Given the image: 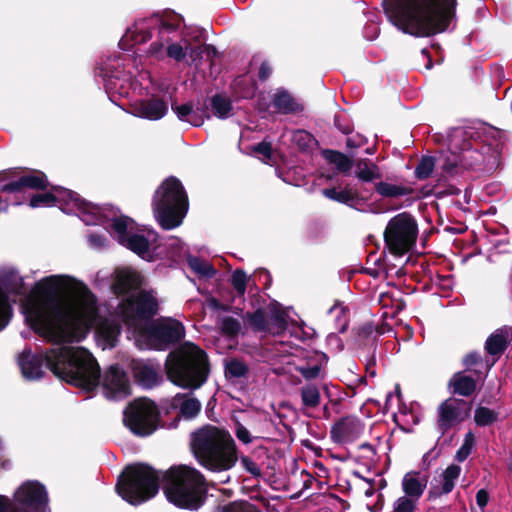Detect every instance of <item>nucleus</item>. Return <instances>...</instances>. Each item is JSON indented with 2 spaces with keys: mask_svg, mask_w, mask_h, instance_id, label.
<instances>
[{
  "mask_svg": "<svg viewBox=\"0 0 512 512\" xmlns=\"http://www.w3.org/2000/svg\"><path fill=\"white\" fill-rule=\"evenodd\" d=\"M60 380L86 392L100 385L101 368L94 356L83 347L60 346L44 353L25 348L18 356V365L27 380H39L45 372L43 364Z\"/></svg>",
  "mask_w": 512,
  "mask_h": 512,
  "instance_id": "obj_1",
  "label": "nucleus"
},
{
  "mask_svg": "<svg viewBox=\"0 0 512 512\" xmlns=\"http://www.w3.org/2000/svg\"><path fill=\"white\" fill-rule=\"evenodd\" d=\"M389 22L405 34L430 37L445 32L456 17L457 0H383Z\"/></svg>",
  "mask_w": 512,
  "mask_h": 512,
  "instance_id": "obj_2",
  "label": "nucleus"
},
{
  "mask_svg": "<svg viewBox=\"0 0 512 512\" xmlns=\"http://www.w3.org/2000/svg\"><path fill=\"white\" fill-rule=\"evenodd\" d=\"M61 279V276L51 275L37 282L35 293L41 300L25 310L30 328L49 341H65L69 336V317L58 298Z\"/></svg>",
  "mask_w": 512,
  "mask_h": 512,
  "instance_id": "obj_3",
  "label": "nucleus"
},
{
  "mask_svg": "<svg viewBox=\"0 0 512 512\" xmlns=\"http://www.w3.org/2000/svg\"><path fill=\"white\" fill-rule=\"evenodd\" d=\"M190 448L197 462L211 472L228 471L238 461V448L231 434L213 425L192 432Z\"/></svg>",
  "mask_w": 512,
  "mask_h": 512,
  "instance_id": "obj_4",
  "label": "nucleus"
},
{
  "mask_svg": "<svg viewBox=\"0 0 512 512\" xmlns=\"http://www.w3.org/2000/svg\"><path fill=\"white\" fill-rule=\"evenodd\" d=\"M165 372L174 385L189 390L199 389L210 374L208 355L199 346L186 342L169 352L165 361Z\"/></svg>",
  "mask_w": 512,
  "mask_h": 512,
  "instance_id": "obj_5",
  "label": "nucleus"
},
{
  "mask_svg": "<svg viewBox=\"0 0 512 512\" xmlns=\"http://www.w3.org/2000/svg\"><path fill=\"white\" fill-rule=\"evenodd\" d=\"M162 481L166 498L178 508L198 510L207 499L206 479L196 468L172 466L163 474Z\"/></svg>",
  "mask_w": 512,
  "mask_h": 512,
  "instance_id": "obj_6",
  "label": "nucleus"
},
{
  "mask_svg": "<svg viewBox=\"0 0 512 512\" xmlns=\"http://www.w3.org/2000/svg\"><path fill=\"white\" fill-rule=\"evenodd\" d=\"M151 206L162 229L179 227L189 209L188 195L181 181L175 176L165 178L155 190Z\"/></svg>",
  "mask_w": 512,
  "mask_h": 512,
  "instance_id": "obj_7",
  "label": "nucleus"
},
{
  "mask_svg": "<svg viewBox=\"0 0 512 512\" xmlns=\"http://www.w3.org/2000/svg\"><path fill=\"white\" fill-rule=\"evenodd\" d=\"M159 482V473L153 467L146 463H135L125 467L116 490L126 502L139 505L158 493Z\"/></svg>",
  "mask_w": 512,
  "mask_h": 512,
  "instance_id": "obj_8",
  "label": "nucleus"
},
{
  "mask_svg": "<svg viewBox=\"0 0 512 512\" xmlns=\"http://www.w3.org/2000/svg\"><path fill=\"white\" fill-rule=\"evenodd\" d=\"M417 236L418 224L409 212L393 216L383 233L385 246L395 256L408 253L416 244Z\"/></svg>",
  "mask_w": 512,
  "mask_h": 512,
  "instance_id": "obj_9",
  "label": "nucleus"
},
{
  "mask_svg": "<svg viewBox=\"0 0 512 512\" xmlns=\"http://www.w3.org/2000/svg\"><path fill=\"white\" fill-rule=\"evenodd\" d=\"M123 423L136 436H150L161 426L159 408L146 397L134 399L124 409Z\"/></svg>",
  "mask_w": 512,
  "mask_h": 512,
  "instance_id": "obj_10",
  "label": "nucleus"
},
{
  "mask_svg": "<svg viewBox=\"0 0 512 512\" xmlns=\"http://www.w3.org/2000/svg\"><path fill=\"white\" fill-rule=\"evenodd\" d=\"M141 334L152 348L166 350L184 339L185 327L176 319L163 318L144 326Z\"/></svg>",
  "mask_w": 512,
  "mask_h": 512,
  "instance_id": "obj_11",
  "label": "nucleus"
},
{
  "mask_svg": "<svg viewBox=\"0 0 512 512\" xmlns=\"http://www.w3.org/2000/svg\"><path fill=\"white\" fill-rule=\"evenodd\" d=\"M14 505L17 512H46L49 498L45 486L36 480H28L15 491Z\"/></svg>",
  "mask_w": 512,
  "mask_h": 512,
  "instance_id": "obj_12",
  "label": "nucleus"
},
{
  "mask_svg": "<svg viewBox=\"0 0 512 512\" xmlns=\"http://www.w3.org/2000/svg\"><path fill=\"white\" fill-rule=\"evenodd\" d=\"M120 309L125 322L134 323L153 318L158 312V302L150 293L141 291L123 300Z\"/></svg>",
  "mask_w": 512,
  "mask_h": 512,
  "instance_id": "obj_13",
  "label": "nucleus"
},
{
  "mask_svg": "<svg viewBox=\"0 0 512 512\" xmlns=\"http://www.w3.org/2000/svg\"><path fill=\"white\" fill-rule=\"evenodd\" d=\"M471 408V403L466 400L453 397L446 399L438 407V429L445 434L452 427L467 419L470 416Z\"/></svg>",
  "mask_w": 512,
  "mask_h": 512,
  "instance_id": "obj_14",
  "label": "nucleus"
},
{
  "mask_svg": "<svg viewBox=\"0 0 512 512\" xmlns=\"http://www.w3.org/2000/svg\"><path fill=\"white\" fill-rule=\"evenodd\" d=\"M101 387L108 399H123L131 394L128 376L118 364L111 365L104 373Z\"/></svg>",
  "mask_w": 512,
  "mask_h": 512,
  "instance_id": "obj_15",
  "label": "nucleus"
},
{
  "mask_svg": "<svg viewBox=\"0 0 512 512\" xmlns=\"http://www.w3.org/2000/svg\"><path fill=\"white\" fill-rule=\"evenodd\" d=\"M364 430L363 422L356 416L347 415L336 421L330 429V438L336 444L352 443Z\"/></svg>",
  "mask_w": 512,
  "mask_h": 512,
  "instance_id": "obj_16",
  "label": "nucleus"
},
{
  "mask_svg": "<svg viewBox=\"0 0 512 512\" xmlns=\"http://www.w3.org/2000/svg\"><path fill=\"white\" fill-rule=\"evenodd\" d=\"M47 175L41 170H30L15 181H11L1 187L0 192L21 193L25 189L46 191L51 187Z\"/></svg>",
  "mask_w": 512,
  "mask_h": 512,
  "instance_id": "obj_17",
  "label": "nucleus"
},
{
  "mask_svg": "<svg viewBox=\"0 0 512 512\" xmlns=\"http://www.w3.org/2000/svg\"><path fill=\"white\" fill-rule=\"evenodd\" d=\"M171 407L178 410L177 416L169 424V428H177L181 418L194 419L201 411V402L192 393H177L171 402Z\"/></svg>",
  "mask_w": 512,
  "mask_h": 512,
  "instance_id": "obj_18",
  "label": "nucleus"
},
{
  "mask_svg": "<svg viewBox=\"0 0 512 512\" xmlns=\"http://www.w3.org/2000/svg\"><path fill=\"white\" fill-rule=\"evenodd\" d=\"M453 147L447 151H441L436 159L443 176H455L460 169L468 170L471 162L467 161V154L460 155L459 152L453 151Z\"/></svg>",
  "mask_w": 512,
  "mask_h": 512,
  "instance_id": "obj_19",
  "label": "nucleus"
},
{
  "mask_svg": "<svg viewBox=\"0 0 512 512\" xmlns=\"http://www.w3.org/2000/svg\"><path fill=\"white\" fill-rule=\"evenodd\" d=\"M51 190L56 197V205L64 210V206L73 204L75 208L84 213H92L96 207L83 199L77 192L58 185H51Z\"/></svg>",
  "mask_w": 512,
  "mask_h": 512,
  "instance_id": "obj_20",
  "label": "nucleus"
},
{
  "mask_svg": "<svg viewBox=\"0 0 512 512\" xmlns=\"http://www.w3.org/2000/svg\"><path fill=\"white\" fill-rule=\"evenodd\" d=\"M171 108L179 120L186 121L195 127L201 126L205 119L210 118L208 113L209 106L206 103L197 106L194 110L192 103L177 105L176 102H173Z\"/></svg>",
  "mask_w": 512,
  "mask_h": 512,
  "instance_id": "obj_21",
  "label": "nucleus"
},
{
  "mask_svg": "<svg viewBox=\"0 0 512 512\" xmlns=\"http://www.w3.org/2000/svg\"><path fill=\"white\" fill-rule=\"evenodd\" d=\"M512 341V328L504 326L491 333L484 344L486 353L496 360L507 350Z\"/></svg>",
  "mask_w": 512,
  "mask_h": 512,
  "instance_id": "obj_22",
  "label": "nucleus"
},
{
  "mask_svg": "<svg viewBox=\"0 0 512 512\" xmlns=\"http://www.w3.org/2000/svg\"><path fill=\"white\" fill-rule=\"evenodd\" d=\"M168 111L167 103L158 97L140 100L134 105L135 115L149 120H159Z\"/></svg>",
  "mask_w": 512,
  "mask_h": 512,
  "instance_id": "obj_23",
  "label": "nucleus"
},
{
  "mask_svg": "<svg viewBox=\"0 0 512 512\" xmlns=\"http://www.w3.org/2000/svg\"><path fill=\"white\" fill-rule=\"evenodd\" d=\"M70 296L75 305L86 313H93L97 310V298L83 282L76 281L70 288Z\"/></svg>",
  "mask_w": 512,
  "mask_h": 512,
  "instance_id": "obj_24",
  "label": "nucleus"
},
{
  "mask_svg": "<svg viewBox=\"0 0 512 512\" xmlns=\"http://www.w3.org/2000/svg\"><path fill=\"white\" fill-rule=\"evenodd\" d=\"M133 376L137 384L144 388H153L160 383V367L154 366L149 363L137 362L134 363Z\"/></svg>",
  "mask_w": 512,
  "mask_h": 512,
  "instance_id": "obj_25",
  "label": "nucleus"
},
{
  "mask_svg": "<svg viewBox=\"0 0 512 512\" xmlns=\"http://www.w3.org/2000/svg\"><path fill=\"white\" fill-rule=\"evenodd\" d=\"M322 194L326 198L347 205L350 208H356L358 204L366 200L356 189H353L350 184H347L342 190H338L335 187L324 188Z\"/></svg>",
  "mask_w": 512,
  "mask_h": 512,
  "instance_id": "obj_26",
  "label": "nucleus"
},
{
  "mask_svg": "<svg viewBox=\"0 0 512 512\" xmlns=\"http://www.w3.org/2000/svg\"><path fill=\"white\" fill-rule=\"evenodd\" d=\"M461 467L456 464L449 465L442 473L443 483L441 486L433 485L428 492V500H434L443 494H449L455 487V482L459 478Z\"/></svg>",
  "mask_w": 512,
  "mask_h": 512,
  "instance_id": "obj_27",
  "label": "nucleus"
},
{
  "mask_svg": "<svg viewBox=\"0 0 512 512\" xmlns=\"http://www.w3.org/2000/svg\"><path fill=\"white\" fill-rule=\"evenodd\" d=\"M420 475V471H409L402 479L404 494L416 500L421 498L428 484V476L424 475L421 478Z\"/></svg>",
  "mask_w": 512,
  "mask_h": 512,
  "instance_id": "obj_28",
  "label": "nucleus"
},
{
  "mask_svg": "<svg viewBox=\"0 0 512 512\" xmlns=\"http://www.w3.org/2000/svg\"><path fill=\"white\" fill-rule=\"evenodd\" d=\"M478 380L473 374L467 375L466 371H458L449 380V387L454 394L469 397L475 393Z\"/></svg>",
  "mask_w": 512,
  "mask_h": 512,
  "instance_id": "obj_29",
  "label": "nucleus"
},
{
  "mask_svg": "<svg viewBox=\"0 0 512 512\" xmlns=\"http://www.w3.org/2000/svg\"><path fill=\"white\" fill-rule=\"evenodd\" d=\"M141 286L140 275L134 271L119 272L113 284L114 293L117 295H126Z\"/></svg>",
  "mask_w": 512,
  "mask_h": 512,
  "instance_id": "obj_30",
  "label": "nucleus"
},
{
  "mask_svg": "<svg viewBox=\"0 0 512 512\" xmlns=\"http://www.w3.org/2000/svg\"><path fill=\"white\" fill-rule=\"evenodd\" d=\"M272 105L277 112L282 114L296 113L301 110L300 105L285 89H277L272 97Z\"/></svg>",
  "mask_w": 512,
  "mask_h": 512,
  "instance_id": "obj_31",
  "label": "nucleus"
},
{
  "mask_svg": "<svg viewBox=\"0 0 512 512\" xmlns=\"http://www.w3.org/2000/svg\"><path fill=\"white\" fill-rule=\"evenodd\" d=\"M322 157L330 164H333L338 173L349 175L354 161L343 152L333 149H324L321 152Z\"/></svg>",
  "mask_w": 512,
  "mask_h": 512,
  "instance_id": "obj_32",
  "label": "nucleus"
},
{
  "mask_svg": "<svg viewBox=\"0 0 512 512\" xmlns=\"http://www.w3.org/2000/svg\"><path fill=\"white\" fill-rule=\"evenodd\" d=\"M451 147L460 149V155L467 154V161L472 164L469 169H474L475 166L479 165L482 161V154L472 149L471 141L465 137V133H461L460 137L454 135L451 139Z\"/></svg>",
  "mask_w": 512,
  "mask_h": 512,
  "instance_id": "obj_33",
  "label": "nucleus"
},
{
  "mask_svg": "<svg viewBox=\"0 0 512 512\" xmlns=\"http://www.w3.org/2000/svg\"><path fill=\"white\" fill-rule=\"evenodd\" d=\"M354 166L356 167L355 176L362 182H373L382 177L379 166L368 158L354 161Z\"/></svg>",
  "mask_w": 512,
  "mask_h": 512,
  "instance_id": "obj_34",
  "label": "nucleus"
},
{
  "mask_svg": "<svg viewBox=\"0 0 512 512\" xmlns=\"http://www.w3.org/2000/svg\"><path fill=\"white\" fill-rule=\"evenodd\" d=\"M328 361V356L325 353H315V359H308V361L296 367V371L306 380H314L319 377L323 364Z\"/></svg>",
  "mask_w": 512,
  "mask_h": 512,
  "instance_id": "obj_35",
  "label": "nucleus"
},
{
  "mask_svg": "<svg viewBox=\"0 0 512 512\" xmlns=\"http://www.w3.org/2000/svg\"><path fill=\"white\" fill-rule=\"evenodd\" d=\"M119 244L129 249L141 258H144L150 249V239L142 234L137 233H131Z\"/></svg>",
  "mask_w": 512,
  "mask_h": 512,
  "instance_id": "obj_36",
  "label": "nucleus"
},
{
  "mask_svg": "<svg viewBox=\"0 0 512 512\" xmlns=\"http://www.w3.org/2000/svg\"><path fill=\"white\" fill-rule=\"evenodd\" d=\"M211 110L219 119H226L232 115L233 105L231 99L225 94H215L210 98Z\"/></svg>",
  "mask_w": 512,
  "mask_h": 512,
  "instance_id": "obj_37",
  "label": "nucleus"
},
{
  "mask_svg": "<svg viewBox=\"0 0 512 512\" xmlns=\"http://www.w3.org/2000/svg\"><path fill=\"white\" fill-rule=\"evenodd\" d=\"M462 365L465 367L466 372L472 373L477 379H483L486 372L481 368L484 367L485 362L480 352L471 351L462 358Z\"/></svg>",
  "mask_w": 512,
  "mask_h": 512,
  "instance_id": "obj_38",
  "label": "nucleus"
},
{
  "mask_svg": "<svg viewBox=\"0 0 512 512\" xmlns=\"http://www.w3.org/2000/svg\"><path fill=\"white\" fill-rule=\"evenodd\" d=\"M375 191L385 198H397L414 193V189L410 186L394 185L383 181L375 184Z\"/></svg>",
  "mask_w": 512,
  "mask_h": 512,
  "instance_id": "obj_39",
  "label": "nucleus"
},
{
  "mask_svg": "<svg viewBox=\"0 0 512 512\" xmlns=\"http://www.w3.org/2000/svg\"><path fill=\"white\" fill-rule=\"evenodd\" d=\"M249 366L242 360L232 358L225 363L224 375L228 380L244 378L249 373Z\"/></svg>",
  "mask_w": 512,
  "mask_h": 512,
  "instance_id": "obj_40",
  "label": "nucleus"
},
{
  "mask_svg": "<svg viewBox=\"0 0 512 512\" xmlns=\"http://www.w3.org/2000/svg\"><path fill=\"white\" fill-rule=\"evenodd\" d=\"M214 512H262L255 504L247 500H235L218 505Z\"/></svg>",
  "mask_w": 512,
  "mask_h": 512,
  "instance_id": "obj_41",
  "label": "nucleus"
},
{
  "mask_svg": "<svg viewBox=\"0 0 512 512\" xmlns=\"http://www.w3.org/2000/svg\"><path fill=\"white\" fill-rule=\"evenodd\" d=\"M1 283L11 294L23 295L25 292L23 278L14 272H9L3 275Z\"/></svg>",
  "mask_w": 512,
  "mask_h": 512,
  "instance_id": "obj_42",
  "label": "nucleus"
},
{
  "mask_svg": "<svg viewBox=\"0 0 512 512\" xmlns=\"http://www.w3.org/2000/svg\"><path fill=\"white\" fill-rule=\"evenodd\" d=\"M187 261L191 270L202 277L213 278L217 274V270L213 265L199 257L189 256Z\"/></svg>",
  "mask_w": 512,
  "mask_h": 512,
  "instance_id": "obj_43",
  "label": "nucleus"
},
{
  "mask_svg": "<svg viewBox=\"0 0 512 512\" xmlns=\"http://www.w3.org/2000/svg\"><path fill=\"white\" fill-rule=\"evenodd\" d=\"M300 395L303 406L307 408H316L320 404V392L316 385L306 384L300 389Z\"/></svg>",
  "mask_w": 512,
  "mask_h": 512,
  "instance_id": "obj_44",
  "label": "nucleus"
},
{
  "mask_svg": "<svg viewBox=\"0 0 512 512\" xmlns=\"http://www.w3.org/2000/svg\"><path fill=\"white\" fill-rule=\"evenodd\" d=\"M498 419L499 413L488 407L479 406L474 413V421L479 427L490 426L497 422Z\"/></svg>",
  "mask_w": 512,
  "mask_h": 512,
  "instance_id": "obj_45",
  "label": "nucleus"
},
{
  "mask_svg": "<svg viewBox=\"0 0 512 512\" xmlns=\"http://www.w3.org/2000/svg\"><path fill=\"white\" fill-rule=\"evenodd\" d=\"M245 319L254 332H266L268 323L263 309L258 308L254 312H247Z\"/></svg>",
  "mask_w": 512,
  "mask_h": 512,
  "instance_id": "obj_46",
  "label": "nucleus"
},
{
  "mask_svg": "<svg viewBox=\"0 0 512 512\" xmlns=\"http://www.w3.org/2000/svg\"><path fill=\"white\" fill-rule=\"evenodd\" d=\"M28 205L31 208L56 206V197L53 194V190L48 188L46 191L33 194L29 199Z\"/></svg>",
  "mask_w": 512,
  "mask_h": 512,
  "instance_id": "obj_47",
  "label": "nucleus"
},
{
  "mask_svg": "<svg viewBox=\"0 0 512 512\" xmlns=\"http://www.w3.org/2000/svg\"><path fill=\"white\" fill-rule=\"evenodd\" d=\"M436 158L433 156H422L417 166L415 167V177L419 180L428 179L435 168Z\"/></svg>",
  "mask_w": 512,
  "mask_h": 512,
  "instance_id": "obj_48",
  "label": "nucleus"
},
{
  "mask_svg": "<svg viewBox=\"0 0 512 512\" xmlns=\"http://www.w3.org/2000/svg\"><path fill=\"white\" fill-rule=\"evenodd\" d=\"M12 315L13 310L9 303L8 294L0 285V331L8 325Z\"/></svg>",
  "mask_w": 512,
  "mask_h": 512,
  "instance_id": "obj_49",
  "label": "nucleus"
},
{
  "mask_svg": "<svg viewBox=\"0 0 512 512\" xmlns=\"http://www.w3.org/2000/svg\"><path fill=\"white\" fill-rule=\"evenodd\" d=\"M132 223H134L133 219L125 215H121L113 219L111 228L116 233L119 243L131 234L128 232V228Z\"/></svg>",
  "mask_w": 512,
  "mask_h": 512,
  "instance_id": "obj_50",
  "label": "nucleus"
},
{
  "mask_svg": "<svg viewBox=\"0 0 512 512\" xmlns=\"http://www.w3.org/2000/svg\"><path fill=\"white\" fill-rule=\"evenodd\" d=\"M220 329L224 335L235 337L241 331V323L234 317L226 316L221 320Z\"/></svg>",
  "mask_w": 512,
  "mask_h": 512,
  "instance_id": "obj_51",
  "label": "nucleus"
},
{
  "mask_svg": "<svg viewBox=\"0 0 512 512\" xmlns=\"http://www.w3.org/2000/svg\"><path fill=\"white\" fill-rule=\"evenodd\" d=\"M418 500L406 495L399 497L393 503L392 512H416Z\"/></svg>",
  "mask_w": 512,
  "mask_h": 512,
  "instance_id": "obj_52",
  "label": "nucleus"
},
{
  "mask_svg": "<svg viewBox=\"0 0 512 512\" xmlns=\"http://www.w3.org/2000/svg\"><path fill=\"white\" fill-rule=\"evenodd\" d=\"M304 234L308 242H318L323 237V226L318 221H311L306 225Z\"/></svg>",
  "mask_w": 512,
  "mask_h": 512,
  "instance_id": "obj_53",
  "label": "nucleus"
},
{
  "mask_svg": "<svg viewBox=\"0 0 512 512\" xmlns=\"http://www.w3.org/2000/svg\"><path fill=\"white\" fill-rule=\"evenodd\" d=\"M293 141L301 151H307L311 148L312 143L316 142V139L311 133L305 130H298L293 135Z\"/></svg>",
  "mask_w": 512,
  "mask_h": 512,
  "instance_id": "obj_54",
  "label": "nucleus"
},
{
  "mask_svg": "<svg viewBox=\"0 0 512 512\" xmlns=\"http://www.w3.org/2000/svg\"><path fill=\"white\" fill-rule=\"evenodd\" d=\"M231 284L239 295H244L247 288V275L242 269H236L231 276Z\"/></svg>",
  "mask_w": 512,
  "mask_h": 512,
  "instance_id": "obj_55",
  "label": "nucleus"
},
{
  "mask_svg": "<svg viewBox=\"0 0 512 512\" xmlns=\"http://www.w3.org/2000/svg\"><path fill=\"white\" fill-rule=\"evenodd\" d=\"M155 25L157 26L158 34L161 39H164L165 34L175 32L178 29L179 24L167 21L158 16L155 17Z\"/></svg>",
  "mask_w": 512,
  "mask_h": 512,
  "instance_id": "obj_56",
  "label": "nucleus"
},
{
  "mask_svg": "<svg viewBox=\"0 0 512 512\" xmlns=\"http://www.w3.org/2000/svg\"><path fill=\"white\" fill-rule=\"evenodd\" d=\"M134 28L132 39L135 43H145L152 38V31L148 27H141L140 23H135Z\"/></svg>",
  "mask_w": 512,
  "mask_h": 512,
  "instance_id": "obj_57",
  "label": "nucleus"
},
{
  "mask_svg": "<svg viewBox=\"0 0 512 512\" xmlns=\"http://www.w3.org/2000/svg\"><path fill=\"white\" fill-rule=\"evenodd\" d=\"M252 152L256 154H260L266 160H271L273 157V148L271 142L263 140L260 143H257L251 147Z\"/></svg>",
  "mask_w": 512,
  "mask_h": 512,
  "instance_id": "obj_58",
  "label": "nucleus"
},
{
  "mask_svg": "<svg viewBox=\"0 0 512 512\" xmlns=\"http://www.w3.org/2000/svg\"><path fill=\"white\" fill-rule=\"evenodd\" d=\"M240 462L243 467V469L251 474L253 477H260L262 475L261 469L259 466L249 457L246 455H243L240 457Z\"/></svg>",
  "mask_w": 512,
  "mask_h": 512,
  "instance_id": "obj_59",
  "label": "nucleus"
},
{
  "mask_svg": "<svg viewBox=\"0 0 512 512\" xmlns=\"http://www.w3.org/2000/svg\"><path fill=\"white\" fill-rule=\"evenodd\" d=\"M235 436L243 444H250L257 437L251 436L249 430L239 421L235 422Z\"/></svg>",
  "mask_w": 512,
  "mask_h": 512,
  "instance_id": "obj_60",
  "label": "nucleus"
},
{
  "mask_svg": "<svg viewBox=\"0 0 512 512\" xmlns=\"http://www.w3.org/2000/svg\"><path fill=\"white\" fill-rule=\"evenodd\" d=\"M168 57L174 59L177 62H181L186 58V51L179 43H171L167 46Z\"/></svg>",
  "mask_w": 512,
  "mask_h": 512,
  "instance_id": "obj_61",
  "label": "nucleus"
},
{
  "mask_svg": "<svg viewBox=\"0 0 512 512\" xmlns=\"http://www.w3.org/2000/svg\"><path fill=\"white\" fill-rule=\"evenodd\" d=\"M334 126L343 134H350L353 131V127L349 121H346L342 114H335L333 118Z\"/></svg>",
  "mask_w": 512,
  "mask_h": 512,
  "instance_id": "obj_62",
  "label": "nucleus"
},
{
  "mask_svg": "<svg viewBox=\"0 0 512 512\" xmlns=\"http://www.w3.org/2000/svg\"><path fill=\"white\" fill-rule=\"evenodd\" d=\"M272 74V68L267 61L261 63L258 72V78L260 81H266Z\"/></svg>",
  "mask_w": 512,
  "mask_h": 512,
  "instance_id": "obj_63",
  "label": "nucleus"
},
{
  "mask_svg": "<svg viewBox=\"0 0 512 512\" xmlns=\"http://www.w3.org/2000/svg\"><path fill=\"white\" fill-rule=\"evenodd\" d=\"M488 501H489V494H488L487 490H485V489L478 490L477 493H476V503H477V505L481 509H484L487 506Z\"/></svg>",
  "mask_w": 512,
  "mask_h": 512,
  "instance_id": "obj_64",
  "label": "nucleus"
}]
</instances>
